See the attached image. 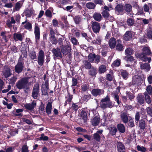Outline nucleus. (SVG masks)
Returning a JSON list of instances; mask_svg holds the SVG:
<instances>
[{
  "instance_id": "1",
  "label": "nucleus",
  "mask_w": 152,
  "mask_h": 152,
  "mask_svg": "<svg viewBox=\"0 0 152 152\" xmlns=\"http://www.w3.org/2000/svg\"><path fill=\"white\" fill-rule=\"evenodd\" d=\"M143 52L141 54H138L137 57L141 59L143 61L146 62L148 61V63L151 61V58L147 57L146 55H149L151 53V51L148 47H145L142 49Z\"/></svg>"
},
{
  "instance_id": "2",
  "label": "nucleus",
  "mask_w": 152,
  "mask_h": 152,
  "mask_svg": "<svg viewBox=\"0 0 152 152\" xmlns=\"http://www.w3.org/2000/svg\"><path fill=\"white\" fill-rule=\"evenodd\" d=\"M28 78H23L18 80L16 83V87L19 89H28L27 84L28 82Z\"/></svg>"
},
{
  "instance_id": "3",
  "label": "nucleus",
  "mask_w": 152,
  "mask_h": 152,
  "mask_svg": "<svg viewBox=\"0 0 152 152\" xmlns=\"http://www.w3.org/2000/svg\"><path fill=\"white\" fill-rule=\"evenodd\" d=\"M24 67L23 59L22 56H20L18 59V63L15 66V71L18 73L21 72Z\"/></svg>"
},
{
  "instance_id": "4",
  "label": "nucleus",
  "mask_w": 152,
  "mask_h": 152,
  "mask_svg": "<svg viewBox=\"0 0 152 152\" xmlns=\"http://www.w3.org/2000/svg\"><path fill=\"white\" fill-rule=\"evenodd\" d=\"M102 102H107L108 104H100V107L103 109H105L107 107H111L112 106V103L110 100V99L109 96L107 95L104 98L102 99L101 100V103Z\"/></svg>"
},
{
  "instance_id": "5",
  "label": "nucleus",
  "mask_w": 152,
  "mask_h": 152,
  "mask_svg": "<svg viewBox=\"0 0 152 152\" xmlns=\"http://www.w3.org/2000/svg\"><path fill=\"white\" fill-rule=\"evenodd\" d=\"M39 92V85L36 83L34 86L32 93V96L34 99H36L38 96Z\"/></svg>"
},
{
  "instance_id": "6",
  "label": "nucleus",
  "mask_w": 152,
  "mask_h": 152,
  "mask_svg": "<svg viewBox=\"0 0 152 152\" xmlns=\"http://www.w3.org/2000/svg\"><path fill=\"white\" fill-rule=\"evenodd\" d=\"M44 58L45 54L44 51L42 50H40L37 57L38 63L39 65L42 66L43 65Z\"/></svg>"
},
{
  "instance_id": "7",
  "label": "nucleus",
  "mask_w": 152,
  "mask_h": 152,
  "mask_svg": "<svg viewBox=\"0 0 152 152\" xmlns=\"http://www.w3.org/2000/svg\"><path fill=\"white\" fill-rule=\"evenodd\" d=\"M141 78L138 75H135L132 77V83L129 84V86H131L132 85H139L141 83Z\"/></svg>"
},
{
  "instance_id": "8",
  "label": "nucleus",
  "mask_w": 152,
  "mask_h": 152,
  "mask_svg": "<svg viewBox=\"0 0 152 152\" xmlns=\"http://www.w3.org/2000/svg\"><path fill=\"white\" fill-rule=\"evenodd\" d=\"M120 117L121 120L124 124L127 123L129 120L131 119V117L126 112H122L120 115Z\"/></svg>"
},
{
  "instance_id": "9",
  "label": "nucleus",
  "mask_w": 152,
  "mask_h": 152,
  "mask_svg": "<svg viewBox=\"0 0 152 152\" xmlns=\"http://www.w3.org/2000/svg\"><path fill=\"white\" fill-rule=\"evenodd\" d=\"M91 23L92 28L94 32L99 33L101 28L100 24L96 21L92 22Z\"/></svg>"
},
{
  "instance_id": "10",
  "label": "nucleus",
  "mask_w": 152,
  "mask_h": 152,
  "mask_svg": "<svg viewBox=\"0 0 152 152\" xmlns=\"http://www.w3.org/2000/svg\"><path fill=\"white\" fill-rule=\"evenodd\" d=\"M34 33L36 41H39L40 38V28L38 24L35 23L34 26Z\"/></svg>"
},
{
  "instance_id": "11",
  "label": "nucleus",
  "mask_w": 152,
  "mask_h": 152,
  "mask_svg": "<svg viewBox=\"0 0 152 152\" xmlns=\"http://www.w3.org/2000/svg\"><path fill=\"white\" fill-rule=\"evenodd\" d=\"M104 92V90L98 88H94L91 91L92 94L95 97L100 96L103 94Z\"/></svg>"
},
{
  "instance_id": "12",
  "label": "nucleus",
  "mask_w": 152,
  "mask_h": 152,
  "mask_svg": "<svg viewBox=\"0 0 152 152\" xmlns=\"http://www.w3.org/2000/svg\"><path fill=\"white\" fill-rule=\"evenodd\" d=\"M52 51L53 54V56L56 57L62 58V55L60 48L57 47L56 48H53Z\"/></svg>"
},
{
  "instance_id": "13",
  "label": "nucleus",
  "mask_w": 152,
  "mask_h": 152,
  "mask_svg": "<svg viewBox=\"0 0 152 152\" xmlns=\"http://www.w3.org/2000/svg\"><path fill=\"white\" fill-rule=\"evenodd\" d=\"M61 52L64 55H66L70 51L71 48L69 45H61L60 47Z\"/></svg>"
},
{
  "instance_id": "14",
  "label": "nucleus",
  "mask_w": 152,
  "mask_h": 152,
  "mask_svg": "<svg viewBox=\"0 0 152 152\" xmlns=\"http://www.w3.org/2000/svg\"><path fill=\"white\" fill-rule=\"evenodd\" d=\"M103 130L97 131L94 134V138L98 142H99L100 140L101 136L102 135V132Z\"/></svg>"
},
{
  "instance_id": "15",
  "label": "nucleus",
  "mask_w": 152,
  "mask_h": 152,
  "mask_svg": "<svg viewBox=\"0 0 152 152\" xmlns=\"http://www.w3.org/2000/svg\"><path fill=\"white\" fill-rule=\"evenodd\" d=\"M36 105V103L35 100L33 101L31 103L26 104L24 106L25 108L28 110H32Z\"/></svg>"
},
{
  "instance_id": "16",
  "label": "nucleus",
  "mask_w": 152,
  "mask_h": 152,
  "mask_svg": "<svg viewBox=\"0 0 152 152\" xmlns=\"http://www.w3.org/2000/svg\"><path fill=\"white\" fill-rule=\"evenodd\" d=\"M24 37V36H23L20 32H18L13 34V39L15 41L18 40L22 41Z\"/></svg>"
},
{
  "instance_id": "17",
  "label": "nucleus",
  "mask_w": 152,
  "mask_h": 152,
  "mask_svg": "<svg viewBox=\"0 0 152 152\" xmlns=\"http://www.w3.org/2000/svg\"><path fill=\"white\" fill-rule=\"evenodd\" d=\"M118 150V152H125V146L121 142H118L117 143Z\"/></svg>"
},
{
  "instance_id": "18",
  "label": "nucleus",
  "mask_w": 152,
  "mask_h": 152,
  "mask_svg": "<svg viewBox=\"0 0 152 152\" xmlns=\"http://www.w3.org/2000/svg\"><path fill=\"white\" fill-rule=\"evenodd\" d=\"M100 121V118L99 116H94L91 121L92 124L94 126H97L99 123Z\"/></svg>"
},
{
  "instance_id": "19",
  "label": "nucleus",
  "mask_w": 152,
  "mask_h": 152,
  "mask_svg": "<svg viewBox=\"0 0 152 152\" xmlns=\"http://www.w3.org/2000/svg\"><path fill=\"white\" fill-rule=\"evenodd\" d=\"M132 35L130 31H127L124 34V39L126 41H129L132 39Z\"/></svg>"
},
{
  "instance_id": "20",
  "label": "nucleus",
  "mask_w": 152,
  "mask_h": 152,
  "mask_svg": "<svg viewBox=\"0 0 152 152\" xmlns=\"http://www.w3.org/2000/svg\"><path fill=\"white\" fill-rule=\"evenodd\" d=\"M115 11L118 14H122L124 10V7L122 5L118 4L116 7Z\"/></svg>"
},
{
  "instance_id": "21",
  "label": "nucleus",
  "mask_w": 152,
  "mask_h": 152,
  "mask_svg": "<svg viewBox=\"0 0 152 152\" xmlns=\"http://www.w3.org/2000/svg\"><path fill=\"white\" fill-rule=\"evenodd\" d=\"M34 13V10L32 9H27L24 12L25 16L27 17H31Z\"/></svg>"
},
{
  "instance_id": "22",
  "label": "nucleus",
  "mask_w": 152,
  "mask_h": 152,
  "mask_svg": "<svg viewBox=\"0 0 152 152\" xmlns=\"http://www.w3.org/2000/svg\"><path fill=\"white\" fill-rule=\"evenodd\" d=\"M137 102L141 104H143L144 102V98L143 95L141 94H139L137 97Z\"/></svg>"
},
{
  "instance_id": "23",
  "label": "nucleus",
  "mask_w": 152,
  "mask_h": 152,
  "mask_svg": "<svg viewBox=\"0 0 152 152\" xmlns=\"http://www.w3.org/2000/svg\"><path fill=\"white\" fill-rule=\"evenodd\" d=\"M93 18L94 19L98 21H100L102 17L100 13L95 12L93 15Z\"/></svg>"
},
{
  "instance_id": "24",
  "label": "nucleus",
  "mask_w": 152,
  "mask_h": 152,
  "mask_svg": "<svg viewBox=\"0 0 152 152\" xmlns=\"http://www.w3.org/2000/svg\"><path fill=\"white\" fill-rule=\"evenodd\" d=\"M90 70L88 71L89 75L91 76H94L97 73L96 68L94 66H92Z\"/></svg>"
},
{
  "instance_id": "25",
  "label": "nucleus",
  "mask_w": 152,
  "mask_h": 152,
  "mask_svg": "<svg viewBox=\"0 0 152 152\" xmlns=\"http://www.w3.org/2000/svg\"><path fill=\"white\" fill-rule=\"evenodd\" d=\"M116 39L114 37L111 38L109 42V45L111 48H114L116 45Z\"/></svg>"
},
{
  "instance_id": "26",
  "label": "nucleus",
  "mask_w": 152,
  "mask_h": 152,
  "mask_svg": "<svg viewBox=\"0 0 152 152\" xmlns=\"http://www.w3.org/2000/svg\"><path fill=\"white\" fill-rule=\"evenodd\" d=\"M140 67L141 69H145L147 71H148L150 69V65L148 63H145L142 64L141 62H140Z\"/></svg>"
},
{
  "instance_id": "27",
  "label": "nucleus",
  "mask_w": 152,
  "mask_h": 152,
  "mask_svg": "<svg viewBox=\"0 0 152 152\" xmlns=\"http://www.w3.org/2000/svg\"><path fill=\"white\" fill-rule=\"evenodd\" d=\"M23 3V2L22 1L17 2L14 8L13 9V11H15L19 10L20 8L21 7Z\"/></svg>"
},
{
  "instance_id": "28",
  "label": "nucleus",
  "mask_w": 152,
  "mask_h": 152,
  "mask_svg": "<svg viewBox=\"0 0 152 152\" xmlns=\"http://www.w3.org/2000/svg\"><path fill=\"white\" fill-rule=\"evenodd\" d=\"M102 41V37L100 36H98L96 39V40L92 41L91 43L93 44L100 45Z\"/></svg>"
},
{
  "instance_id": "29",
  "label": "nucleus",
  "mask_w": 152,
  "mask_h": 152,
  "mask_svg": "<svg viewBox=\"0 0 152 152\" xmlns=\"http://www.w3.org/2000/svg\"><path fill=\"white\" fill-rule=\"evenodd\" d=\"M110 134L112 135L115 134L116 132H117L116 128L114 126H111L109 128Z\"/></svg>"
},
{
  "instance_id": "30",
  "label": "nucleus",
  "mask_w": 152,
  "mask_h": 152,
  "mask_svg": "<svg viewBox=\"0 0 152 152\" xmlns=\"http://www.w3.org/2000/svg\"><path fill=\"white\" fill-rule=\"evenodd\" d=\"M52 109V105L51 103L50 102H48L46 108V112L47 114L49 115L51 113Z\"/></svg>"
},
{
  "instance_id": "31",
  "label": "nucleus",
  "mask_w": 152,
  "mask_h": 152,
  "mask_svg": "<svg viewBox=\"0 0 152 152\" xmlns=\"http://www.w3.org/2000/svg\"><path fill=\"white\" fill-rule=\"evenodd\" d=\"M117 41L119 42V43L116 46V50L119 51H123L124 48V46H123L122 44L120 43L121 42V41L119 39Z\"/></svg>"
},
{
  "instance_id": "32",
  "label": "nucleus",
  "mask_w": 152,
  "mask_h": 152,
  "mask_svg": "<svg viewBox=\"0 0 152 152\" xmlns=\"http://www.w3.org/2000/svg\"><path fill=\"white\" fill-rule=\"evenodd\" d=\"M87 112L86 111L82 110L80 113V117L83 120L84 122L86 121L87 119Z\"/></svg>"
},
{
  "instance_id": "33",
  "label": "nucleus",
  "mask_w": 152,
  "mask_h": 152,
  "mask_svg": "<svg viewBox=\"0 0 152 152\" xmlns=\"http://www.w3.org/2000/svg\"><path fill=\"white\" fill-rule=\"evenodd\" d=\"M144 95L145 96V99L146 102L148 104H151L152 101L151 100L150 96L147 94V92H145L144 93Z\"/></svg>"
},
{
  "instance_id": "34",
  "label": "nucleus",
  "mask_w": 152,
  "mask_h": 152,
  "mask_svg": "<svg viewBox=\"0 0 152 152\" xmlns=\"http://www.w3.org/2000/svg\"><path fill=\"white\" fill-rule=\"evenodd\" d=\"M117 128L119 131L121 133L125 132V129L124 125L121 124H119L117 125Z\"/></svg>"
},
{
  "instance_id": "35",
  "label": "nucleus",
  "mask_w": 152,
  "mask_h": 152,
  "mask_svg": "<svg viewBox=\"0 0 152 152\" xmlns=\"http://www.w3.org/2000/svg\"><path fill=\"white\" fill-rule=\"evenodd\" d=\"M139 126L140 129H144L146 126V123L145 120L143 119H141L139 121Z\"/></svg>"
},
{
  "instance_id": "36",
  "label": "nucleus",
  "mask_w": 152,
  "mask_h": 152,
  "mask_svg": "<svg viewBox=\"0 0 152 152\" xmlns=\"http://www.w3.org/2000/svg\"><path fill=\"white\" fill-rule=\"evenodd\" d=\"M121 75L124 79L126 80L129 76V73L126 70H122L121 71Z\"/></svg>"
},
{
  "instance_id": "37",
  "label": "nucleus",
  "mask_w": 152,
  "mask_h": 152,
  "mask_svg": "<svg viewBox=\"0 0 152 152\" xmlns=\"http://www.w3.org/2000/svg\"><path fill=\"white\" fill-rule=\"evenodd\" d=\"M15 23V21L13 17H12L11 18V20H8L7 21L6 24L9 27H11L12 26V24H14Z\"/></svg>"
},
{
  "instance_id": "38",
  "label": "nucleus",
  "mask_w": 152,
  "mask_h": 152,
  "mask_svg": "<svg viewBox=\"0 0 152 152\" xmlns=\"http://www.w3.org/2000/svg\"><path fill=\"white\" fill-rule=\"evenodd\" d=\"M124 9L126 12H130L132 11V6L129 4H126L124 7Z\"/></svg>"
},
{
  "instance_id": "39",
  "label": "nucleus",
  "mask_w": 152,
  "mask_h": 152,
  "mask_svg": "<svg viewBox=\"0 0 152 152\" xmlns=\"http://www.w3.org/2000/svg\"><path fill=\"white\" fill-rule=\"evenodd\" d=\"M3 75L6 78L10 77L11 75L10 69L9 68H7L6 70H4V71Z\"/></svg>"
},
{
  "instance_id": "40",
  "label": "nucleus",
  "mask_w": 152,
  "mask_h": 152,
  "mask_svg": "<svg viewBox=\"0 0 152 152\" xmlns=\"http://www.w3.org/2000/svg\"><path fill=\"white\" fill-rule=\"evenodd\" d=\"M83 66L84 67L87 69H89L91 68V64L90 62L87 60L83 61Z\"/></svg>"
},
{
  "instance_id": "41",
  "label": "nucleus",
  "mask_w": 152,
  "mask_h": 152,
  "mask_svg": "<svg viewBox=\"0 0 152 152\" xmlns=\"http://www.w3.org/2000/svg\"><path fill=\"white\" fill-rule=\"evenodd\" d=\"M147 36L149 39H152V26H149L147 30Z\"/></svg>"
},
{
  "instance_id": "42",
  "label": "nucleus",
  "mask_w": 152,
  "mask_h": 152,
  "mask_svg": "<svg viewBox=\"0 0 152 152\" xmlns=\"http://www.w3.org/2000/svg\"><path fill=\"white\" fill-rule=\"evenodd\" d=\"M95 53L92 54L90 53L88 57V61L91 63H94L95 55Z\"/></svg>"
},
{
  "instance_id": "43",
  "label": "nucleus",
  "mask_w": 152,
  "mask_h": 152,
  "mask_svg": "<svg viewBox=\"0 0 152 152\" xmlns=\"http://www.w3.org/2000/svg\"><path fill=\"white\" fill-rule=\"evenodd\" d=\"M106 68L105 65H101L99 69V72L100 73H104L106 71Z\"/></svg>"
},
{
  "instance_id": "44",
  "label": "nucleus",
  "mask_w": 152,
  "mask_h": 152,
  "mask_svg": "<svg viewBox=\"0 0 152 152\" xmlns=\"http://www.w3.org/2000/svg\"><path fill=\"white\" fill-rule=\"evenodd\" d=\"M43 85H42V88H41V91L42 95H46L48 94L49 88H46L43 87Z\"/></svg>"
},
{
  "instance_id": "45",
  "label": "nucleus",
  "mask_w": 152,
  "mask_h": 152,
  "mask_svg": "<svg viewBox=\"0 0 152 152\" xmlns=\"http://www.w3.org/2000/svg\"><path fill=\"white\" fill-rule=\"evenodd\" d=\"M50 40L52 44L56 45L58 42V40L56 38L55 36L50 37Z\"/></svg>"
},
{
  "instance_id": "46",
  "label": "nucleus",
  "mask_w": 152,
  "mask_h": 152,
  "mask_svg": "<svg viewBox=\"0 0 152 152\" xmlns=\"http://www.w3.org/2000/svg\"><path fill=\"white\" fill-rule=\"evenodd\" d=\"M134 53V51L133 49L130 48H127L125 50V54L131 55Z\"/></svg>"
},
{
  "instance_id": "47",
  "label": "nucleus",
  "mask_w": 152,
  "mask_h": 152,
  "mask_svg": "<svg viewBox=\"0 0 152 152\" xmlns=\"http://www.w3.org/2000/svg\"><path fill=\"white\" fill-rule=\"evenodd\" d=\"M21 52L23 55V56H22V55H21L20 56L22 55V56L23 58L24 57H26L27 55V51L26 47H23L21 48Z\"/></svg>"
},
{
  "instance_id": "48",
  "label": "nucleus",
  "mask_w": 152,
  "mask_h": 152,
  "mask_svg": "<svg viewBox=\"0 0 152 152\" xmlns=\"http://www.w3.org/2000/svg\"><path fill=\"white\" fill-rule=\"evenodd\" d=\"M10 49V51L12 53H16L18 51V48L15 46L14 45L11 46Z\"/></svg>"
},
{
  "instance_id": "49",
  "label": "nucleus",
  "mask_w": 152,
  "mask_h": 152,
  "mask_svg": "<svg viewBox=\"0 0 152 152\" xmlns=\"http://www.w3.org/2000/svg\"><path fill=\"white\" fill-rule=\"evenodd\" d=\"M86 7L88 9H94L95 7V4L92 2H88L86 4Z\"/></svg>"
},
{
  "instance_id": "50",
  "label": "nucleus",
  "mask_w": 152,
  "mask_h": 152,
  "mask_svg": "<svg viewBox=\"0 0 152 152\" xmlns=\"http://www.w3.org/2000/svg\"><path fill=\"white\" fill-rule=\"evenodd\" d=\"M113 95L115 100L116 102L118 105H120V103H121V102L119 100V96L118 95V94L116 93H114Z\"/></svg>"
},
{
  "instance_id": "51",
  "label": "nucleus",
  "mask_w": 152,
  "mask_h": 152,
  "mask_svg": "<svg viewBox=\"0 0 152 152\" xmlns=\"http://www.w3.org/2000/svg\"><path fill=\"white\" fill-rule=\"evenodd\" d=\"M101 58L100 56L95 54L94 63L96 64H98L100 61Z\"/></svg>"
},
{
  "instance_id": "52",
  "label": "nucleus",
  "mask_w": 152,
  "mask_h": 152,
  "mask_svg": "<svg viewBox=\"0 0 152 152\" xmlns=\"http://www.w3.org/2000/svg\"><path fill=\"white\" fill-rule=\"evenodd\" d=\"M102 14L103 17L106 19H107L110 16L108 12L106 10H103Z\"/></svg>"
},
{
  "instance_id": "53",
  "label": "nucleus",
  "mask_w": 152,
  "mask_h": 152,
  "mask_svg": "<svg viewBox=\"0 0 152 152\" xmlns=\"http://www.w3.org/2000/svg\"><path fill=\"white\" fill-rule=\"evenodd\" d=\"M23 111V110L22 109H18L16 110V113H13L14 115L16 116H21L22 115V114L21 113Z\"/></svg>"
},
{
  "instance_id": "54",
  "label": "nucleus",
  "mask_w": 152,
  "mask_h": 152,
  "mask_svg": "<svg viewBox=\"0 0 152 152\" xmlns=\"http://www.w3.org/2000/svg\"><path fill=\"white\" fill-rule=\"evenodd\" d=\"M151 4L149 3L148 5L145 4L143 5V9L145 12H149L150 8L149 5L151 6Z\"/></svg>"
},
{
  "instance_id": "55",
  "label": "nucleus",
  "mask_w": 152,
  "mask_h": 152,
  "mask_svg": "<svg viewBox=\"0 0 152 152\" xmlns=\"http://www.w3.org/2000/svg\"><path fill=\"white\" fill-rule=\"evenodd\" d=\"M74 20L76 24H79L81 20V17L80 16L77 15L74 18Z\"/></svg>"
},
{
  "instance_id": "56",
  "label": "nucleus",
  "mask_w": 152,
  "mask_h": 152,
  "mask_svg": "<svg viewBox=\"0 0 152 152\" xmlns=\"http://www.w3.org/2000/svg\"><path fill=\"white\" fill-rule=\"evenodd\" d=\"M124 59L126 61L131 62L133 61L134 60L133 57L130 55H127L125 56Z\"/></svg>"
},
{
  "instance_id": "57",
  "label": "nucleus",
  "mask_w": 152,
  "mask_h": 152,
  "mask_svg": "<svg viewBox=\"0 0 152 152\" xmlns=\"http://www.w3.org/2000/svg\"><path fill=\"white\" fill-rule=\"evenodd\" d=\"M72 96L69 95L68 96V98L65 101L64 106H66L67 104H69L72 101Z\"/></svg>"
},
{
  "instance_id": "58",
  "label": "nucleus",
  "mask_w": 152,
  "mask_h": 152,
  "mask_svg": "<svg viewBox=\"0 0 152 152\" xmlns=\"http://www.w3.org/2000/svg\"><path fill=\"white\" fill-rule=\"evenodd\" d=\"M48 137L47 136H45L44 134H42L41 137L39 138V140H40L47 141L48 140Z\"/></svg>"
},
{
  "instance_id": "59",
  "label": "nucleus",
  "mask_w": 152,
  "mask_h": 152,
  "mask_svg": "<svg viewBox=\"0 0 152 152\" xmlns=\"http://www.w3.org/2000/svg\"><path fill=\"white\" fill-rule=\"evenodd\" d=\"M146 91V92L149 95H151L152 94V87L151 85H149L147 87Z\"/></svg>"
},
{
  "instance_id": "60",
  "label": "nucleus",
  "mask_w": 152,
  "mask_h": 152,
  "mask_svg": "<svg viewBox=\"0 0 152 152\" xmlns=\"http://www.w3.org/2000/svg\"><path fill=\"white\" fill-rule=\"evenodd\" d=\"M24 27L26 29L30 31L31 30L32 28L31 24L29 22L26 23V25L24 26Z\"/></svg>"
},
{
  "instance_id": "61",
  "label": "nucleus",
  "mask_w": 152,
  "mask_h": 152,
  "mask_svg": "<svg viewBox=\"0 0 152 152\" xmlns=\"http://www.w3.org/2000/svg\"><path fill=\"white\" fill-rule=\"evenodd\" d=\"M70 40L72 43L74 45H78L79 44V42H78L77 40L75 37H71Z\"/></svg>"
},
{
  "instance_id": "62",
  "label": "nucleus",
  "mask_w": 152,
  "mask_h": 152,
  "mask_svg": "<svg viewBox=\"0 0 152 152\" xmlns=\"http://www.w3.org/2000/svg\"><path fill=\"white\" fill-rule=\"evenodd\" d=\"M126 96L128 97L129 99L130 100H132L134 97V96L131 93L127 91L126 93Z\"/></svg>"
},
{
  "instance_id": "63",
  "label": "nucleus",
  "mask_w": 152,
  "mask_h": 152,
  "mask_svg": "<svg viewBox=\"0 0 152 152\" xmlns=\"http://www.w3.org/2000/svg\"><path fill=\"white\" fill-rule=\"evenodd\" d=\"M146 110L148 114L152 117V107H148L146 108Z\"/></svg>"
},
{
  "instance_id": "64",
  "label": "nucleus",
  "mask_w": 152,
  "mask_h": 152,
  "mask_svg": "<svg viewBox=\"0 0 152 152\" xmlns=\"http://www.w3.org/2000/svg\"><path fill=\"white\" fill-rule=\"evenodd\" d=\"M22 152H28V147L26 145H24L22 147Z\"/></svg>"
}]
</instances>
